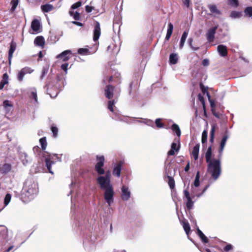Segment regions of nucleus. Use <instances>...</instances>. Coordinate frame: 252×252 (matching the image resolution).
Here are the masks:
<instances>
[{
	"label": "nucleus",
	"mask_w": 252,
	"mask_h": 252,
	"mask_svg": "<svg viewBox=\"0 0 252 252\" xmlns=\"http://www.w3.org/2000/svg\"><path fill=\"white\" fill-rule=\"evenodd\" d=\"M205 158L208 163V172L213 179L216 180L221 173L220 161L221 157L218 156L217 158H212V146L210 145L206 153Z\"/></svg>",
	"instance_id": "f257e3e1"
},
{
	"label": "nucleus",
	"mask_w": 252,
	"mask_h": 252,
	"mask_svg": "<svg viewBox=\"0 0 252 252\" xmlns=\"http://www.w3.org/2000/svg\"><path fill=\"white\" fill-rule=\"evenodd\" d=\"M111 172L109 170L106 171L105 176H100L97 178V182L100 188L102 189L107 190L113 188L111 184Z\"/></svg>",
	"instance_id": "f03ea898"
},
{
	"label": "nucleus",
	"mask_w": 252,
	"mask_h": 252,
	"mask_svg": "<svg viewBox=\"0 0 252 252\" xmlns=\"http://www.w3.org/2000/svg\"><path fill=\"white\" fill-rule=\"evenodd\" d=\"M24 192L28 198L32 199L38 192L37 184L31 181L26 182L24 188Z\"/></svg>",
	"instance_id": "7ed1b4c3"
},
{
	"label": "nucleus",
	"mask_w": 252,
	"mask_h": 252,
	"mask_svg": "<svg viewBox=\"0 0 252 252\" xmlns=\"http://www.w3.org/2000/svg\"><path fill=\"white\" fill-rule=\"evenodd\" d=\"M46 167L49 172L53 174V171L51 170V166L54 164L57 161H61V159L58 157L56 154H48L47 156H44Z\"/></svg>",
	"instance_id": "20e7f679"
},
{
	"label": "nucleus",
	"mask_w": 252,
	"mask_h": 252,
	"mask_svg": "<svg viewBox=\"0 0 252 252\" xmlns=\"http://www.w3.org/2000/svg\"><path fill=\"white\" fill-rule=\"evenodd\" d=\"M97 162L95 165V169L98 174L102 175L104 173V170L103 168L104 162V157L103 156L96 157Z\"/></svg>",
	"instance_id": "39448f33"
},
{
	"label": "nucleus",
	"mask_w": 252,
	"mask_h": 252,
	"mask_svg": "<svg viewBox=\"0 0 252 252\" xmlns=\"http://www.w3.org/2000/svg\"><path fill=\"white\" fill-rule=\"evenodd\" d=\"M114 191L113 188L105 190L104 198L109 206H111L114 202Z\"/></svg>",
	"instance_id": "423d86ee"
},
{
	"label": "nucleus",
	"mask_w": 252,
	"mask_h": 252,
	"mask_svg": "<svg viewBox=\"0 0 252 252\" xmlns=\"http://www.w3.org/2000/svg\"><path fill=\"white\" fill-rule=\"evenodd\" d=\"M184 196L187 199L186 206L188 209H191L193 206V202L192 201V198L190 196L189 190L186 189L184 191Z\"/></svg>",
	"instance_id": "0eeeda50"
},
{
	"label": "nucleus",
	"mask_w": 252,
	"mask_h": 252,
	"mask_svg": "<svg viewBox=\"0 0 252 252\" xmlns=\"http://www.w3.org/2000/svg\"><path fill=\"white\" fill-rule=\"evenodd\" d=\"M228 137H229V136L227 134H225L223 136L222 139H221V140L220 141V148L219 149V155H218V156L220 157H222V152H223L224 148L225 147L226 141H227V139L228 138Z\"/></svg>",
	"instance_id": "6e6552de"
},
{
	"label": "nucleus",
	"mask_w": 252,
	"mask_h": 252,
	"mask_svg": "<svg viewBox=\"0 0 252 252\" xmlns=\"http://www.w3.org/2000/svg\"><path fill=\"white\" fill-rule=\"evenodd\" d=\"M228 137H229V136L227 134H225L223 136L222 139H221V140L220 141V148L219 149V155H218V156L220 157H222V152H223L224 148L225 147L226 141H227V139L228 138Z\"/></svg>",
	"instance_id": "1a4fd4ad"
},
{
	"label": "nucleus",
	"mask_w": 252,
	"mask_h": 252,
	"mask_svg": "<svg viewBox=\"0 0 252 252\" xmlns=\"http://www.w3.org/2000/svg\"><path fill=\"white\" fill-rule=\"evenodd\" d=\"M100 35V27L98 22H96L94 27L93 39L94 41H97Z\"/></svg>",
	"instance_id": "9d476101"
},
{
	"label": "nucleus",
	"mask_w": 252,
	"mask_h": 252,
	"mask_svg": "<svg viewBox=\"0 0 252 252\" xmlns=\"http://www.w3.org/2000/svg\"><path fill=\"white\" fill-rule=\"evenodd\" d=\"M130 197V192L127 187L123 186L122 188V198L124 200H127Z\"/></svg>",
	"instance_id": "9b49d317"
},
{
	"label": "nucleus",
	"mask_w": 252,
	"mask_h": 252,
	"mask_svg": "<svg viewBox=\"0 0 252 252\" xmlns=\"http://www.w3.org/2000/svg\"><path fill=\"white\" fill-rule=\"evenodd\" d=\"M11 169V165L9 163H4L0 166V173L6 174L9 172Z\"/></svg>",
	"instance_id": "f8f14e48"
},
{
	"label": "nucleus",
	"mask_w": 252,
	"mask_h": 252,
	"mask_svg": "<svg viewBox=\"0 0 252 252\" xmlns=\"http://www.w3.org/2000/svg\"><path fill=\"white\" fill-rule=\"evenodd\" d=\"M180 149V144L176 142H173L171 144V147L170 151H168L167 154L168 156H173L175 152H178Z\"/></svg>",
	"instance_id": "ddd939ff"
},
{
	"label": "nucleus",
	"mask_w": 252,
	"mask_h": 252,
	"mask_svg": "<svg viewBox=\"0 0 252 252\" xmlns=\"http://www.w3.org/2000/svg\"><path fill=\"white\" fill-rule=\"evenodd\" d=\"M217 29V27H214L211 29H210L207 33V38L209 42H212L213 41L215 37V34L216 33V30Z\"/></svg>",
	"instance_id": "4468645a"
},
{
	"label": "nucleus",
	"mask_w": 252,
	"mask_h": 252,
	"mask_svg": "<svg viewBox=\"0 0 252 252\" xmlns=\"http://www.w3.org/2000/svg\"><path fill=\"white\" fill-rule=\"evenodd\" d=\"M71 54V51L70 50H65L64 52H63L61 54L57 56V58L58 59H61L63 60V61H68L69 58L70 56L69 55Z\"/></svg>",
	"instance_id": "2eb2a0df"
},
{
	"label": "nucleus",
	"mask_w": 252,
	"mask_h": 252,
	"mask_svg": "<svg viewBox=\"0 0 252 252\" xmlns=\"http://www.w3.org/2000/svg\"><path fill=\"white\" fill-rule=\"evenodd\" d=\"M122 164V162L120 161L117 165L114 166V169L113 171V175L116 176L118 177H119L120 176Z\"/></svg>",
	"instance_id": "dca6fc26"
},
{
	"label": "nucleus",
	"mask_w": 252,
	"mask_h": 252,
	"mask_svg": "<svg viewBox=\"0 0 252 252\" xmlns=\"http://www.w3.org/2000/svg\"><path fill=\"white\" fill-rule=\"evenodd\" d=\"M114 87L111 85H108L105 89V94L107 98L110 99L113 95Z\"/></svg>",
	"instance_id": "f3484780"
},
{
	"label": "nucleus",
	"mask_w": 252,
	"mask_h": 252,
	"mask_svg": "<svg viewBox=\"0 0 252 252\" xmlns=\"http://www.w3.org/2000/svg\"><path fill=\"white\" fill-rule=\"evenodd\" d=\"M170 167V165H167L165 167V172L167 175H169V174H170L169 173ZM168 176L169 177L168 185L171 189H173V188H174V187L175 186L174 181L172 178H171V177H169V176Z\"/></svg>",
	"instance_id": "a211bd4d"
},
{
	"label": "nucleus",
	"mask_w": 252,
	"mask_h": 252,
	"mask_svg": "<svg viewBox=\"0 0 252 252\" xmlns=\"http://www.w3.org/2000/svg\"><path fill=\"white\" fill-rule=\"evenodd\" d=\"M31 28L34 32H37L39 31L40 28L39 21L36 19L33 20L32 22Z\"/></svg>",
	"instance_id": "6ab92c4d"
},
{
	"label": "nucleus",
	"mask_w": 252,
	"mask_h": 252,
	"mask_svg": "<svg viewBox=\"0 0 252 252\" xmlns=\"http://www.w3.org/2000/svg\"><path fill=\"white\" fill-rule=\"evenodd\" d=\"M218 51L222 57H225L227 55L226 47L223 45H220L217 47Z\"/></svg>",
	"instance_id": "aec40b11"
},
{
	"label": "nucleus",
	"mask_w": 252,
	"mask_h": 252,
	"mask_svg": "<svg viewBox=\"0 0 252 252\" xmlns=\"http://www.w3.org/2000/svg\"><path fill=\"white\" fill-rule=\"evenodd\" d=\"M199 145L196 144L193 148L191 156L194 158L195 160H197L198 158V154L199 151Z\"/></svg>",
	"instance_id": "412c9836"
},
{
	"label": "nucleus",
	"mask_w": 252,
	"mask_h": 252,
	"mask_svg": "<svg viewBox=\"0 0 252 252\" xmlns=\"http://www.w3.org/2000/svg\"><path fill=\"white\" fill-rule=\"evenodd\" d=\"M34 43L37 46L43 47L45 44L44 39L42 36H37L34 39Z\"/></svg>",
	"instance_id": "4be33fe9"
},
{
	"label": "nucleus",
	"mask_w": 252,
	"mask_h": 252,
	"mask_svg": "<svg viewBox=\"0 0 252 252\" xmlns=\"http://www.w3.org/2000/svg\"><path fill=\"white\" fill-rule=\"evenodd\" d=\"M31 98L33 99L35 103H38L37 96V91L35 88H32L30 89V95Z\"/></svg>",
	"instance_id": "5701e85b"
},
{
	"label": "nucleus",
	"mask_w": 252,
	"mask_h": 252,
	"mask_svg": "<svg viewBox=\"0 0 252 252\" xmlns=\"http://www.w3.org/2000/svg\"><path fill=\"white\" fill-rule=\"evenodd\" d=\"M217 127V126L215 124H213L211 125V130L210 131V142L213 144L214 141V137H215V133L216 129Z\"/></svg>",
	"instance_id": "b1692460"
},
{
	"label": "nucleus",
	"mask_w": 252,
	"mask_h": 252,
	"mask_svg": "<svg viewBox=\"0 0 252 252\" xmlns=\"http://www.w3.org/2000/svg\"><path fill=\"white\" fill-rule=\"evenodd\" d=\"M210 11L216 16L220 14V12L217 9L215 5H209L208 6Z\"/></svg>",
	"instance_id": "393cba45"
},
{
	"label": "nucleus",
	"mask_w": 252,
	"mask_h": 252,
	"mask_svg": "<svg viewBox=\"0 0 252 252\" xmlns=\"http://www.w3.org/2000/svg\"><path fill=\"white\" fill-rule=\"evenodd\" d=\"M20 158L24 165H26L29 162L28 156L25 153L20 154Z\"/></svg>",
	"instance_id": "a878e982"
},
{
	"label": "nucleus",
	"mask_w": 252,
	"mask_h": 252,
	"mask_svg": "<svg viewBox=\"0 0 252 252\" xmlns=\"http://www.w3.org/2000/svg\"><path fill=\"white\" fill-rule=\"evenodd\" d=\"M16 49V44L13 42H11L10 49L8 52V59L9 62H10V60L12 57L13 54L15 51Z\"/></svg>",
	"instance_id": "bb28decb"
},
{
	"label": "nucleus",
	"mask_w": 252,
	"mask_h": 252,
	"mask_svg": "<svg viewBox=\"0 0 252 252\" xmlns=\"http://www.w3.org/2000/svg\"><path fill=\"white\" fill-rule=\"evenodd\" d=\"M188 32H187V31H185L184 32L183 34H182L181 38V40H180V45H179L180 49H182L183 47L185 42L186 41V40L187 39V37L188 36Z\"/></svg>",
	"instance_id": "cd10ccee"
},
{
	"label": "nucleus",
	"mask_w": 252,
	"mask_h": 252,
	"mask_svg": "<svg viewBox=\"0 0 252 252\" xmlns=\"http://www.w3.org/2000/svg\"><path fill=\"white\" fill-rule=\"evenodd\" d=\"M41 8L43 12H48L54 9V6L50 4H46L42 5Z\"/></svg>",
	"instance_id": "c85d7f7f"
},
{
	"label": "nucleus",
	"mask_w": 252,
	"mask_h": 252,
	"mask_svg": "<svg viewBox=\"0 0 252 252\" xmlns=\"http://www.w3.org/2000/svg\"><path fill=\"white\" fill-rule=\"evenodd\" d=\"M178 60V56L176 54L172 53L169 57V62L171 64H175L177 63Z\"/></svg>",
	"instance_id": "c756f323"
},
{
	"label": "nucleus",
	"mask_w": 252,
	"mask_h": 252,
	"mask_svg": "<svg viewBox=\"0 0 252 252\" xmlns=\"http://www.w3.org/2000/svg\"><path fill=\"white\" fill-rule=\"evenodd\" d=\"M183 227L186 233L188 235L190 231V226L188 222L186 220H184L182 222Z\"/></svg>",
	"instance_id": "7c9ffc66"
},
{
	"label": "nucleus",
	"mask_w": 252,
	"mask_h": 252,
	"mask_svg": "<svg viewBox=\"0 0 252 252\" xmlns=\"http://www.w3.org/2000/svg\"><path fill=\"white\" fill-rule=\"evenodd\" d=\"M172 130L174 131L176 134H177V135L178 136H180L181 135V130L180 129V128L179 127V126L177 125V124H173L172 126Z\"/></svg>",
	"instance_id": "2f4dec72"
},
{
	"label": "nucleus",
	"mask_w": 252,
	"mask_h": 252,
	"mask_svg": "<svg viewBox=\"0 0 252 252\" xmlns=\"http://www.w3.org/2000/svg\"><path fill=\"white\" fill-rule=\"evenodd\" d=\"M208 131L207 129H204L202 133L201 142L203 144L206 143L207 140Z\"/></svg>",
	"instance_id": "473e14b6"
},
{
	"label": "nucleus",
	"mask_w": 252,
	"mask_h": 252,
	"mask_svg": "<svg viewBox=\"0 0 252 252\" xmlns=\"http://www.w3.org/2000/svg\"><path fill=\"white\" fill-rule=\"evenodd\" d=\"M39 142L43 150H45L47 147V142L45 137H42L40 139Z\"/></svg>",
	"instance_id": "72a5a7b5"
},
{
	"label": "nucleus",
	"mask_w": 252,
	"mask_h": 252,
	"mask_svg": "<svg viewBox=\"0 0 252 252\" xmlns=\"http://www.w3.org/2000/svg\"><path fill=\"white\" fill-rule=\"evenodd\" d=\"M19 1L18 0H12L11 1V4L12 5V7L11 8V11L12 12L15 11L16 7L18 4Z\"/></svg>",
	"instance_id": "f704fd0d"
},
{
	"label": "nucleus",
	"mask_w": 252,
	"mask_h": 252,
	"mask_svg": "<svg viewBox=\"0 0 252 252\" xmlns=\"http://www.w3.org/2000/svg\"><path fill=\"white\" fill-rule=\"evenodd\" d=\"M69 14L71 16H73L74 19L76 20H79V19L80 18V14L77 12H75L74 13L73 11L70 10Z\"/></svg>",
	"instance_id": "c9c22d12"
},
{
	"label": "nucleus",
	"mask_w": 252,
	"mask_h": 252,
	"mask_svg": "<svg viewBox=\"0 0 252 252\" xmlns=\"http://www.w3.org/2000/svg\"><path fill=\"white\" fill-rule=\"evenodd\" d=\"M21 70L25 74L31 73L33 71V69L29 67H25L21 69Z\"/></svg>",
	"instance_id": "e433bc0d"
},
{
	"label": "nucleus",
	"mask_w": 252,
	"mask_h": 252,
	"mask_svg": "<svg viewBox=\"0 0 252 252\" xmlns=\"http://www.w3.org/2000/svg\"><path fill=\"white\" fill-rule=\"evenodd\" d=\"M11 198V196L9 193H7L5 195V198H4V204H5V206H6V205H7L8 204V203L10 201Z\"/></svg>",
	"instance_id": "4c0bfd02"
},
{
	"label": "nucleus",
	"mask_w": 252,
	"mask_h": 252,
	"mask_svg": "<svg viewBox=\"0 0 252 252\" xmlns=\"http://www.w3.org/2000/svg\"><path fill=\"white\" fill-rule=\"evenodd\" d=\"M192 42H193V39L192 38H189V39H188V43L189 44V46L190 47V48L194 50V51H196L197 50H198L199 48L198 47H193L192 46Z\"/></svg>",
	"instance_id": "58836bf2"
},
{
	"label": "nucleus",
	"mask_w": 252,
	"mask_h": 252,
	"mask_svg": "<svg viewBox=\"0 0 252 252\" xmlns=\"http://www.w3.org/2000/svg\"><path fill=\"white\" fill-rule=\"evenodd\" d=\"M240 13L237 11H232L230 14L231 17L233 18H239L240 17Z\"/></svg>",
	"instance_id": "ea45409f"
},
{
	"label": "nucleus",
	"mask_w": 252,
	"mask_h": 252,
	"mask_svg": "<svg viewBox=\"0 0 252 252\" xmlns=\"http://www.w3.org/2000/svg\"><path fill=\"white\" fill-rule=\"evenodd\" d=\"M173 30V25L171 23H170L168 24V25L167 33L172 34Z\"/></svg>",
	"instance_id": "a19ab883"
},
{
	"label": "nucleus",
	"mask_w": 252,
	"mask_h": 252,
	"mask_svg": "<svg viewBox=\"0 0 252 252\" xmlns=\"http://www.w3.org/2000/svg\"><path fill=\"white\" fill-rule=\"evenodd\" d=\"M51 130L52 131L53 136L55 137H57V136L58 135V128L56 126H53L51 127Z\"/></svg>",
	"instance_id": "79ce46f5"
},
{
	"label": "nucleus",
	"mask_w": 252,
	"mask_h": 252,
	"mask_svg": "<svg viewBox=\"0 0 252 252\" xmlns=\"http://www.w3.org/2000/svg\"><path fill=\"white\" fill-rule=\"evenodd\" d=\"M158 128H161L163 126V124L161 122L160 119H157L155 122Z\"/></svg>",
	"instance_id": "37998d69"
},
{
	"label": "nucleus",
	"mask_w": 252,
	"mask_h": 252,
	"mask_svg": "<svg viewBox=\"0 0 252 252\" xmlns=\"http://www.w3.org/2000/svg\"><path fill=\"white\" fill-rule=\"evenodd\" d=\"M114 103H115L114 101L110 100L108 101V108L111 112L114 111L113 105L114 104Z\"/></svg>",
	"instance_id": "c03bdc74"
},
{
	"label": "nucleus",
	"mask_w": 252,
	"mask_h": 252,
	"mask_svg": "<svg viewBox=\"0 0 252 252\" xmlns=\"http://www.w3.org/2000/svg\"><path fill=\"white\" fill-rule=\"evenodd\" d=\"M25 74L21 70L18 74V79L19 81H22Z\"/></svg>",
	"instance_id": "a18cd8bd"
},
{
	"label": "nucleus",
	"mask_w": 252,
	"mask_h": 252,
	"mask_svg": "<svg viewBox=\"0 0 252 252\" xmlns=\"http://www.w3.org/2000/svg\"><path fill=\"white\" fill-rule=\"evenodd\" d=\"M88 50L86 48H79L78 50V53L81 55H85L87 53Z\"/></svg>",
	"instance_id": "49530a36"
},
{
	"label": "nucleus",
	"mask_w": 252,
	"mask_h": 252,
	"mask_svg": "<svg viewBox=\"0 0 252 252\" xmlns=\"http://www.w3.org/2000/svg\"><path fill=\"white\" fill-rule=\"evenodd\" d=\"M82 4V3L81 1H78L77 2H76L75 3H74L73 5H72L71 7V9L72 10V9H75L80 6H81Z\"/></svg>",
	"instance_id": "de8ad7c7"
},
{
	"label": "nucleus",
	"mask_w": 252,
	"mask_h": 252,
	"mask_svg": "<svg viewBox=\"0 0 252 252\" xmlns=\"http://www.w3.org/2000/svg\"><path fill=\"white\" fill-rule=\"evenodd\" d=\"M3 105L5 108L7 107H12V104L9 100H5L3 102Z\"/></svg>",
	"instance_id": "09e8293b"
},
{
	"label": "nucleus",
	"mask_w": 252,
	"mask_h": 252,
	"mask_svg": "<svg viewBox=\"0 0 252 252\" xmlns=\"http://www.w3.org/2000/svg\"><path fill=\"white\" fill-rule=\"evenodd\" d=\"M229 3L233 6L237 7L238 5V0H229Z\"/></svg>",
	"instance_id": "8fccbe9b"
},
{
	"label": "nucleus",
	"mask_w": 252,
	"mask_h": 252,
	"mask_svg": "<svg viewBox=\"0 0 252 252\" xmlns=\"http://www.w3.org/2000/svg\"><path fill=\"white\" fill-rule=\"evenodd\" d=\"M48 71V68H44L43 69L42 71V74L40 76L41 79H42L44 78L45 75L47 73Z\"/></svg>",
	"instance_id": "3c124183"
},
{
	"label": "nucleus",
	"mask_w": 252,
	"mask_h": 252,
	"mask_svg": "<svg viewBox=\"0 0 252 252\" xmlns=\"http://www.w3.org/2000/svg\"><path fill=\"white\" fill-rule=\"evenodd\" d=\"M2 80L5 82H7V83H8V76L6 73H4L3 75Z\"/></svg>",
	"instance_id": "603ef678"
},
{
	"label": "nucleus",
	"mask_w": 252,
	"mask_h": 252,
	"mask_svg": "<svg viewBox=\"0 0 252 252\" xmlns=\"http://www.w3.org/2000/svg\"><path fill=\"white\" fill-rule=\"evenodd\" d=\"M202 242L204 243H207L208 242V240L206 236L203 234V235L199 236Z\"/></svg>",
	"instance_id": "864d4df0"
},
{
	"label": "nucleus",
	"mask_w": 252,
	"mask_h": 252,
	"mask_svg": "<svg viewBox=\"0 0 252 252\" xmlns=\"http://www.w3.org/2000/svg\"><path fill=\"white\" fill-rule=\"evenodd\" d=\"M233 248V247L230 244H228L227 245H226L224 248V250L226 252H228L231 250H232Z\"/></svg>",
	"instance_id": "5fc2aeb1"
},
{
	"label": "nucleus",
	"mask_w": 252,
	"mask_h": 252,
	"mask_svg": "<svg viewBox=\"0 0 252 252\" xmlns=\"http://www.w3.org/2000/svg\"><path fill=\"white\" fill-rule=\"evenodd\" d=\"M68 65V64L67 63H65L62 64L61 66L62 69L65 72V73L67 72Z\"/></svg>",
	"instance_id": "6e6d98bb"
},
{
	"label": "nucleus",
	"mask_w": 252,
	"mask_h": 252,
	"mask_svg": "<svg viewBox=\"0 0 252 252\" xmlns=\"http://www.w3.org/2000/svg\"><path fill=\"white\" fill-rule=\"evenodd\" d=\"M183 3L187 7H189L190 0H183Z\"/></svg>",
	"instance_id": "4d7b16f0"
},
{
	"label": "nucleus",
	"mask_w": 252,
	"mask_h": 252,
	"mask_svg": "<svg viewBox=\"0 0 252 252\" xmlns=\"http://www.w3.org/2000/svg\"><path fill=\"white\" fill-rule=\"evenodd\" d=\"M202 64L204 66H207L209 64V60L207 59H204L202 61Z\"/></svg>",
	"instance_id": "13d9d810"
},
{
	"label": "nucleus",
	"mask_w": 252,
	"mask_h": 252,
	"mask_svg": "<svg viewBox=\"0 0 252 252\" xmlns=\"http://www.w3.org/2000/svg\"><path fill=\"white\" fill-rule=\"evenodd\" d=\"M198 97L199 101L204 104V101L203 97L200 94H199Z\"/></svg>",
	"instance_id": "bf43d9fd"
},
{
	"label": "nucleus",
	"mask_w": 252,
	"mask_h": 252,
	"mask_svg": "<svg viewBox=\"0 0 252 252\" xmlns=\"http://www.w3.org/2000/svg\"><path fill=\"white\" fill-rule=\"evenodd\" d=\"M85 8L86 11L88 12H90L92 10V7L89 5L86 6Z\"/></svg>",
	"instance_id": "052dcab7"
},
{
	"label": "nucleus",
	"mask_w": 252,
	"mask_h": 252,
	"mask_svg": "<svg viewBox=\"0 0 252 252\" xmlns=\"http://www.w3.org/2000/svg\"><path fill=\"white\" fill-rule=\"evenodd\" d=\"M199 184H200L199 180H194V186L195 187H198L199 186Z\"/></svg>",
	"instance_id": "680f3d73"
},
{
	"label": "nucleus",
	"mask_w": 252,
	"mask_h": 252,
	"mask_svg": "<svg viewBox=\"0 0 252 252\" xmlns=\"http://www.w3.org/2000/svg\"><path fill=\"white\" fill-rule=\"evenodd\" d=\"M189 169V162L185 168V171L188 172Z\"/></svg>",
	"instance_id": "e2e57ef3"
},
{
	"label": "nucleus",
	"mask_w": 252,
	"mask_h": 252,
	"mask_svg": "<svg viewBox=\"0 0 252 252\" xmlns=\"http://www.w3.org/2000/svg\"><path fill=\"white\" fill-rule=\"evenodd\" d=\"M72 23H73V24L76 25L77 26H83V24L80 22H79L73 21Z\"/></svg>",
	"instance_id": "0e129e2a"
},
{
	"label": "nucleus",
	"mask_w": 252,
	"mask_h": 252,
	"mask_svg": "<svg viewBox=\"0 0 252 252\" xmlns=\"http://www.w3.org/2000/svg\"><path fill=\"white\" fill-rule=\"evenodd\" d=\"M171 35H172V34H171V33H167L166 35V37H165V39L167 40H168L170 39Z\"/></svg>",
	"instance_id": "69168bd1"
},
{
	"label": "nucleus",
	"mask_w": 252,
	"mask_h": 252,
	"mask_svg": "<svg viewBox=\"0 0 252 252\" xmlns=\"http://www.w3.org/2000/svg\"><path fill=\"white\" fill-rule=\"evenodd\" d=\"M197 232H198V235H199V236L203 235V232L199 229H197Z\"/></svg>",
	"instance_id": "338daca9"
},
{
	"label": "nucleus",
	"mask_w": 252,
	"mask_h": 252,
	"mask_svg": "<svg viewBox=\"0 0 252 252\" xmlns=\"http://www.w3.org/2000/svg\"><path fill=\"white\" fill-rule=\"evenodd\" d=\"M199 172H197L195 176V180H199Z\"/></svg>",
	"instance_id": "774afa93"
}]
</instances>
